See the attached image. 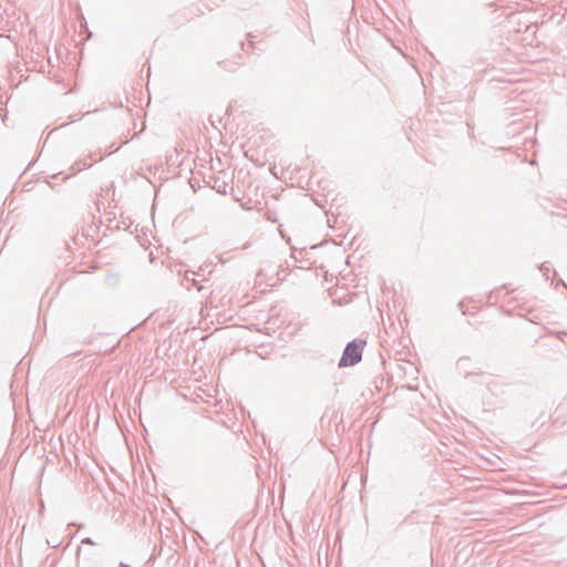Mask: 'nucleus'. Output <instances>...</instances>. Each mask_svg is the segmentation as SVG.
<instances>
[{
    "instance_id": "1",
    "label": "nucleus",
    "mask_w": 567,
    "mask_h": 567,
    "mask_svg": "<svg viewBox=\"0 0 567 567\" xmlns=\"http://www.w3.org/2000/svg\"><path fill=\"white\" fill-rule=\"evenodd\" d=\"M364 347V342H350L340 359L339 365L340 367H351L358 363L361 360L362 357V349Z\"/></svg>"
}]
</instances>
